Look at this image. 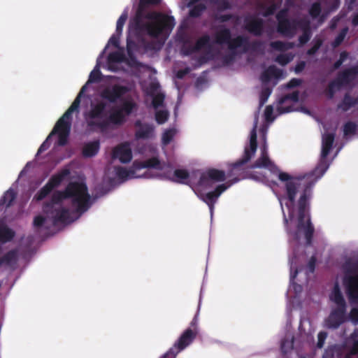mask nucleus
Returning a JSON list of instances; mask_svg holds the SVG:
<instances>
[{"label": "nucleus", "mask_w": 358, "mask_h": 358, "mask_svg": "<svg viewBox=\"0 0 358 358\" xmlns=\"http://www.w3.org/2000/svg\"><path fill=\"white\" fill-rule=\"evenodd\" d=\"M150 22H136V29L140 34H146L151 38H157L160 35L168 34L175 25V20L172 16L161 14L149 15Z\"/></svg>", "instance_id": "1"}, {"label": "nucleus", "mask_w": 358, "mask_h": 358, "mask_svg": "<svg viewBox=\"0 0 358 358\" xmlns=\"http://www.w3.org/2000/svg\"><path fill=\"white\" fill-rule=\"evenodd\" d=\"M71 199L78 210L85 211L89 207V194L85 185L82 182H72L64 192H57L53 196V202L57 203L63 199Z\"/></svg>", "instance_id": "2"}, {"label": "nucleus", "mask_w": 358, "mask_h": 358, "mask_svg": "<svg viewBox=\"0 0 358 358\" xmlns=\"http://www.w3.org/2000/svg\"><path fill=\"white\" fill-rule=\"evenodd\" d=\"M70 134L71 132L69 131L64 130V127L56 122L53 129L47 136L46 139L39 147L36 154L35 155V157H39L40 155L50 148L52 144V138L54 136L57 137V139L54 143L55 148L66 145L69 143Z\"/></svg>", "instance_id": "3"}, {"label": "nucleus", "mask_w": 358, "mask_h": 358, "mask_svg": "<svg viewBox=\"0 0 358 358\" xmlns=\"http://www.w3.org/2000/svg\"><path fill=\"white\" fill-rule=\"evenodd\" d=\"M214 42L216 44H227L230 51L236 50L248 43V37L244 36H238L232 38L231 30L227 27L217 31L214 35Z\"/></svg>", "instance_id": "4"}, {"label": "nucleus", "mask_w": 358, "mask_h": 358, "mask_svg": "<svg viewBox=\"0 0 358 358\" xmlns=\"http://www.w3.org/2000/svg\"><path fill=\"white\" fill-rule=\"evenodd\" d=\"M107 104L101 101L92 105L88 112L86 120L87 126L91 129H100L104 130L108 127L107 120L96 121V119H102L105 116V110Z\"/></svg>", "instance_id": "5"}, {"label": "nucleus", "mask_w": 358, "mask_h": 358, "mask_svg": "<svg viewBox=\"0 0 358 358\" xmlns=\"http://www.w3.org/2000/svg\"><path fill=\"white\" fill-rule=\"evenodd\" d=\"M277 32L282 36L292 38L296 34V24L299 21L288 17V8H282L275 15Z\"/></svg>", "instance_id": "6"}, {"label": "nucleus", "mask_w": 358, "mask_h": 358, "mask_svg": "<svg viewBox=\"0 0 358 358\" xmlns=\"http://www.w3.org/2000/svg\"><path fill=\"white\" fill-rule=\"evenodd\" d=\"M291 224L296 228L295 236L297 238L303 236L308 242L313 229L310 225V218L304 208H300L296 217L291 219Z\"/></svg>", "instance_id": "7"}, {"label": "nucleus", "mask_w": 358, "mask_h": 358, "mask_svg": "<svg viewBox=\"0 0 358 358\" xmlns=\"http://www.w3.org/2000/svg\"><path fill=\"white\" fill-rule=\"evenodd\" d=\"M331 300L337 306V310L334 311L328 320V325L331 327H337L343 320V313L345 311V301L341 293V291L336 285L334 291L330 296Z\"/></svg>", "instance_id": "8"}, {"label": "nucleus", "mask_w": 358, "mask_h": 358, "mask_svg": "<svg viewBox=\"0 0 358 358\" xmlns=\"http://www.w3.org/2000/svg\"><path fill=\"white\" fill-rule=\"evenodd\" d=\"M158 160L157 158H152L150 159L146 164L135 162L134 163V169L127 171L124 168H119L116 170V174L119 179L125 180L131 178L133 177H136L135 171L138 169L145 168V167H158Z\"/></svg>", "instance_id": "9"}, {"label": "nucleus", "mask_w": 358, "mask_h": 358, "mask_svg": "<svg viewBox=\"0 0 358 358\" xmlns=\"http://www.w3.org/2000/svg\"><path fill=\"white\" fill-rule=\"evenodd\" d=\"M128 92L127 87L120 85H114L110 87H106L101 93L100 96L110 103H115Z\"/></svg>", "instance_id": "10"}, {"label": "nucleus", "mask_w": 358, "mask_h": 358, "mask_svg": "<svg viewBox=\"0 0 358 358\" xmlns=\"http://www.w3.org/2000/svg\"><path fill=\"white\" fill-rule=\"evenodd\" d=\"M244 29L255 36H260L264 32V20L255 15H247L244 18Z\"/></svg>", "instance_id": "11"}, {"label": "nucleus", "mask_w": 358, "mask_h": 358, "mask_svg": "<svg viewBox=\"0 0 358 358\" xmlns=\"http://www.w3.org/2000/svg\"><path fill=\"white\" fill-rule=\"evenodd\" d=\"M80 94H78L70 107L62 115L57 122L64 127V130L69 131L71 129L72 113L78 111L80 104Z\"/></svg>", "instance_id": "12"}, {"label": "nucleus", "mask_w": 358, "mask_h": 358, "mask_svg": "<svg viewBox=\"0 0 358 358\" xmlns=\"http://www.w3.org/2000/svg\"><path fill=\"white\" fill-rule=\"evenodd\" d=\"M80 94H78L70 107L62 115L57 122L64 127V130L69 131L71 129L72 113L78 111L80 104Z\"/></svg>", "instance_id": "13"}, {"label": "nucleus", "mask_w": 358, "mask_h": 358, "mask_svg": "<svg viewBox=\"0 0 358 358\" xmlns=\"http://www.w3.org/2000/svg\"><path fill=\"white\" fill-rule=\"evenodd\" d=\"M358 75V65L345 69L338 72L336 80L341 87L347 86L351 84Z\"/></svg>", "instance_id": "14"}, {"label": "nucleus", "mask_w": 358, "mask_h": 358, "mask_svg": "<svg viewBox=\"0 0 358 358\" xmlns=\"http://www.w3.org/2000/svg\"><path fill=\"white\" fill-rule=\"evenodd\" d=\"M350 300L358 302V278L356 275L347 274L343 280Z\"/></svg>", "instance_id": "15"}, {"label": "nucleus", "mask_w": 358, "mask_h": 358, "mask_svg": "<svg viewBox=\"0 0 358 358\" xmlns=\"http://www.w3.org/2000/svg\"><path fill=\"white\" fill-rule=\"evenodd\" d=\"M68 174L69 172L67 171H64L52 177L50 181L36 196V199L38 201L43 199L52 188L58 186L63 180L64 178Z\"/></svg>", "instance_id": "16"}, {"label": "nucleus", "mask_w": 358, "mask_h": 358, "mask_svg": "<svg viewBox=\"0 0 358 358\" xmlns=\"http://www.w3.org/2000/svg\"><path fill=\"white\" fill-rule=\"evenodd\" d=\"M299 27L302 30V34L299 37V45L302 46L307 43L312 36L310 22L308 20L301 19L296 24V31Z\"/></svg>", "instance_id": "17"}, {"label": "nucleus", "mask_w": 358, "mask_h": 358, "mask_svg": "<svg viewBox=\"0 0 358 358\" xmlns=\"http://www.w3.org/2000/svg\"><path fill=\"white\" fill-rule=\"evenodd\" d=\"M135 126L138 127V129L135 133V137L137 139H146L151 136L154 128L151 124H143L140 120L135 122Z\"/></svg>", "instance_id": "18"}, {"label": "nucleus", "mask_w": 358, "mask_h": 358, "mask_svg": "<svg viewBox=\"0 0 358 358\" xmlns=\"http://www.w3.org/2000/svg\"><path fill=\"white\" fill-rule=\"evenodd\" d=\"M159 87V85L157 83H151L150 85V95L152 97V105L155 108L162 106L165 99V95L163 93L155 94Z\"/></svg>", "instance_id": "19"}, {"label": "nucleus", "mask_w": 358, "mask_h": 358, "mask_svg": "<svg viewBox=\"0 0 358 358\" xmlns=\"http://www.w3.org/2000/svg\"><path fill=\"white\" fill-rule=\"evenodd\" d=\"M257 148L256 126L250 131V142L245 146L243 157H253Z\"/></svg>", "instance_id": "20"}, {"label": "nucleus", "mask_w": 358, "mask_h": 358, "mask_svg": "<svg viewBox=\"0 0 358 358\" xmlns=\"http://www.w3.org/2000/svg\"><path fill=\"white\" fill-rule=\"evenodd\" d=\"M357 103L358 99L352 97L350 93L347 92L345 94L342 101L337 105V109L346 112Z\"/></svg>", "instance_id": "21"}, {"label": "nucleus", "mask_w": 358, "mask_h": 358, "mask_svg": "<svg viewBox=\"0 0 358 358\" xmlns=\"http://www.w3.org/2000/svg\"><path fill=\"white\" fill-rule=\"evenodd\" d=\"M110 157H132V152L128 143H121L113 150Z\"/></svg>", "instance_id": "22"}, {"label": "nucleus", "mask_w": 358, "mask_h": 358, "mask_svg": "<svg viewBox=\"0 0 358 358\" xmlns=\"http://www.w3.org/2000/svg\"><path fill=\"white\" fill-rule=\"evenodd\" d=\"M45 212L47 213L46 217L39 215L35 217L34 220V224L35 227H41L48 221H50L52 223H55L57 220L62 217V215L59 216L57 215V213L55 214L53 211L49 213L48 210H45Z\"/></svg>", "instance_id": "23"}, {"label": "nucleus", "mask_w": 358, "mask_h": 358, "mask_svg": "<svg viewBox=\"0 0 358 358\" xmlns=\"http://www.w3.org/2000/svg\"><path fill=\"white\" fill-rule=\"evenodd\" d=\"M100 144L99 141H94L86 143L83 149V157H94L99 150Z\"/></svg>", "instance_id": "24"}, {"label": "nucleus", "mask_w": 358, "mask_h": 358, "mask_svg": "<svg viewBox=\"0 0 358 358\" xmlns=\"http://www.w3.org/2000/svg\"><path fill=\"white\" fill-rule=\"evenodd\" d=\"M334 141V135L333 134H327L323 137L320 157H327L332 148Z\"/></svg>", "instance_id": "25"}, {"label": "nucleus", "mask_w": 358, "mask_h": 358, "mask_svg": "<svg viewBox=\"0 0 358 358\" xmlns=\"http://www.w3.org/2000/svg\"><path fill=\"white\" fill-rule=\"evenodd\" d=\"M107 121L114 124L121 125L126 121V117L121 110L117 108L110 114Z\"/></svg>", "instance_id": "26"}, {"label": "nucleus", "mask_w": 358, "mask_h": 358, "mask_svg": "<svg viewBox=\"0 0 358 358\" xmlns=\"http://www.w3.org/2000/svg\"><path fill=\"white\" fill-rule=\"evenodd\" d=\"M270 46L275 50L285 52L292 49L294 46L292 42H284L281 41H275L270 43Z\"/></svg>", "instance_id": "27"}, {"label": "nucleus", "mask_w": 358, "mask_h": 358, "mask_svg": "<svg viewBox=\"0 0 358 358\" xmlns=\"http://www.w3.org/2000/svg\"><path fill=\"white\" fill-rule=\"evenodd\" d=\"M19 260V256L16 251L12 250L4 255L2 259L0 260V265L6 264L10 266H14Z\"/></svg>", "instance_id": "28"}, {"label": "nucleus", "mask_w": 358, "mask_h": 358, "mask_svg": "<svg viewBox=\"0 0 358 358\" xmlns=\"http://www.w3.org/2000/svg\"><path fill=\"white\" fill-rule=\"evenodd\" d=\"M341 87L339 83L334 79L329 83L327 88L324 90V94L328 99H332L336 91L341 90Z\"/></svg>", "instance_id": "29"}, {"label": "nucleus", "mask_w": 358, "mask_h": 358, "mask_svg": "<svg viewBox=\"0 0 358 358\" xmlns=\"http://www.w3.org/2000/svg\"><path fill=\"white\" fill-rule=\"evenodd\" d=\"M137 107L136 103L131 100L124 101L119 109L121 110L124 117L129 116L131 114L133 110Z\"/></svg>", "instance_id": "30"}, {"label": "nucleus", "mask_w": 358, "mask_h": 358, "mask_svg": "<svg viewBox=\"0 0 358 358\" xmlns=\"http://www.w3.org/2000/svg\"><path fill=\"white\" fill-rule=\"evenodd\" d=\"M263 42L261 41H253L252 42H249V39L248 38V43L244 45H242L241 48H243V52H246L249 50L252 51H260L262 50Z\"/></svg>", "instance_id": "31"}, {"label": "nucleus", "mask_w": 358, "mask_h": 358, "mask_svg": "<svg viewBox=\"0 0 358 358\" xmlns=\"http://www.w3.org/2000/svg\"><path fill=\"white\" fill-rule=\"evenodd\" d=\"M294 57V55L291 52L280 54L275 57V61L280 65L284 66L292 62Z\"/></svg>", "instance_id": "32"}, {"label": "nucleus", "mask_w": 358, "mask_h": 358, "mask_svg": "<svg viewBox=\"0 0 358 358\" xmlns=\"http://www.w3.org/2000/svg\"><path fill=\"white\" fill-rule=\"evenodd\" d=\"M194 338L193 332L191 330H187L180 338L178 345L180 349L186 347Z\"/></svg>", "instance_id": "33"}, {"label": "nucleus", "mask_w": 358, "mask_h": 358, "mask_svg": "<svg viewBox=\"0 0 358 358\" xmlns=\"http://www.w3.org/2000/svg\"><path fill=\"white\" fill-rule=\"evenodd\" d=\"M210 38L209 35H208V34H205V35L202 36L201 37H200L196 41V42L194 45L197 52L199 51L200 50H201L202 48H204L206 47H210Z\"/></svg>", "instance_id": "34"}, {"label": "nucleus", "mask_w": 358, "mask_h": 358, "mask_svg": "<svg viewBox=\"0 0 358 358\" xmlns=\"http://www.w3.org/2000/svg\"><path fill=\"white\" fill-rule=\"evenodd\" d=\"M322 12V6L320 1L314 2L310 7L308 13L313 19H316L320 16Z\"/></svg>", "instance_id": "35"}, {"label": "nucleus", "mask_w": 358, "mask_h": 358, "mask_svg": "<svg viewBox=\"0 0 358 358\" xmlns=\"http://www.w3.org/2000/svg\"><path fill=\"white\" fill-rule=\"evenodd\" d=\"M348 27H345L343 28L338 36L336 37L334 41L331 43V46L334 48H338L344 41L348 32Z\"/></svg>", "instance_id": "36"}, {"label": "nucleus", "mask_w": 358, "mask_h": 358, "mask_svg": "<svg viewBox=\"0 0 358 358\" xmlns=\"http://www.w3.org/2000/svg\"><path fill=\"white\" fill-rule=\"evenodd\" d=\"M357 125L356 123L349 121L343 126V134L345 136L353 135L356 133Z\"/></svg>", "instance_id": "37"}, {"label": "nucleus", "mask_w": 358, "mask_h": 358, "mask_svg": "<svg viewBox=\"0 0 358 358\" xmlns=\"http://www.w3.org/2000/svg\"><path fill=\"white\" fill-rule=\"evenodd\" d=\"M196 52L195 45H192L188 40L185 41L182 45L181 52L185 56H189Z\"/></svg>", "instance_id": "38"}, {"label": "nucleus", "mask_w": 358, "mask_h": 358, "mask_svg": "<svg viewBox=\"0 0 358 358\" xmlns=\"http://www.w3.org/2000/svg\"><path fill=\"white\" fill-rule=\"evenodd\" d=\"M299 93L298 91H294L292 93L287 94L282 96L279 100V104H283L288 100H291L294 102H297L299 101Z\"/></svg>", "instance_id": "39"}, {"label": "nucleus", "mask_w": 358, "mask_h": 358, "mask_svg": "<svg viewBox=\"0 0 358 358\" xmlns=\"http://www.w3.org/2000/svg\"><path fill=\"white\" fill-rule=\"evenodd\" d=\"M176 133V131L174 129H169L166 130L162 135V140L163 144H164V145L169 144L171 142V141L173 140Z\"/></svg>", "instance_id": "40"}, {"label": "nucleus", "mask_w": 358, "mask_h": 358, "mask_svg": "<svg viewBox=\"0 0 358 358\" xmlns=\"http://www.w3.org/2000/svg\"><path fill=\"white\" fill-rule=\"evenodd\" d=\"M128 15L127 12H124L120 16L117 21L115 32L122 34L123 27L127 20Z\"/></svg>", "instance_id": "41"}, {"label": "nucleus", "mask_w": 358, "mask_h": 358, "mask_svg": "<svg viewBox=\"0 0 358 358\" xmlns=\"http://www.w3.org/2000/svg\"><path fill=\"white\" fill-rule=\"evenodd\" d=\"M323 43V40L320 38H315L313 40V45L307 50V52L306 54L308 55H314L317 51L320 48V47L322 46Z\"/></svg>", "instance_id": "42"}, {"label": "nucleus", "mask_w": 358, "mask_h": 358, "mask_svg": "<svg viewBox=\"0 0 358 358\" xmlns=\"http://www.w3.org/2000/svg\"><path fill=\"white\" fill-rule=\"evenodd\" d=\"M272 92V90L269 87H264L262 89L259 96V106H263L267 101L269 96Z\"/></svg>", "instance_id": "43"}, {"label": "nucleus", "mask_w": 358, "mask_h": 358, "mask_svg": "<svg viewBox=\"0 0 358 358\" xmlns=\"http://www.w3.org/2000/svg\"><path fill=\"white\" fill-rule=\"evenodd\" d=\"M101 80V72L98 68H94L90 74L87 83H97Z\"/></svg>", "instance_id": "44"}, {"label": "nucleus", "mask_w": 358, "mask_h": 358, "mask_svg": "<svg viewBox=\"0 0 358 358\" xmlns=\"http://www.w3.org/2000/svg\"><path fill=\"white\" fill-rule=\"evenodd\" d=\"M13 236V233L6 227H0V241L6 242Z\"/></svg>", "instance_id": "45"}, {"label": "nucleus", "mask_w": 358, "mask_h": 358, "mask_svg": "<svg viewBox=\"0 0 358 358\" xmlns=\"http://www.w3.org/2000/svg\"><path fill=\"white\" fill-rule=\"evenodd\" d=\"M208 176L210 178L217 180L222 181L225 178L224 173L221 171L213 169L208 171Z\"/></svg>", "instance_id": "46"}, {"label": "nucleus", "mask_w": 358, "mask_h": 358, "mask_svg": "<svg viewBox=\"0 0 358 358\" xmlns=\"http://www.w3.org/2000/svg\"><path fill=\"white\" fill-rule=\"evenodd\" d=\"M169 118V113L166 110H159L155 113V120L159 124H164Z\"/></svg>", "instance_id": "47"}, {"label": "nucleus", "mask_w": 358, "mask_h": 358, "mask_svg": "<svg viewBox=\"0 0 358 358\" xmlns=\"http://www.w3.org/2000/svg\"><path fill=\"white\" fill-rule=\"evenodd\" d=\"M215 4L220 11H224L231 8V3L227 0H215Z\"/></svg>", "instance_id": "48"}, {"label": "nucleus", "mask_w": 358, "mask_h": 358, "mask_svg": "<svg viewBox=\"0 0 358 358\" xmlns=\"http://www.w3.org/2000/svg\"><path fill=\"white\" fill-rule=\"evenodd\" d=\"M226 187L223 185H220L214 192H211L207 194V196L210 199L217 198L220 194L226 189Z\"/></svg>", "instance_id": "49"}, {"label": "nucleus", "mask_w": 358, "mask_h": 358, "mask_svg": "<svg viewBox=\"0 0 358 358\" xmlns=\"http://www.w3.org/2000/svg\"><path fill=\"white\" fill-rule=\"evenodd\" d=\"M278 8V3H272L269 6L266 7L263 13L264 17H268L273 15L275 10Z\"/></svg>", "instance_id": "50"}, {"label": "nucleus", "mask_w": 358, "mask_h": 358, "mask_svg": "<svg viewBox=\"0 0 358 358\" xmlns=\"http://www.w3.org/2000/svg\"><path fill=\"white\" fill-rule=\"evenodd\" d=\"M15 199V193L13 191H8L6 192L4 196H3V203L6 205V206H9L12 201Z\"/></svg>", "instance_id": "51"}, {"label": "nucleus", "mask_w": 358, "mask_h": 358, "mask_svg": "<svg viewBox=\"0 0 358 358\" xmlns=\"http://www.w3.org/2000/svg\"><path fill=\"white\" fill-rule=\"evenodd\" d=\"M236 56V50L230 51V52L228 55H226L225 56L223 57V63L226 65L231 64L235 60Z\"/></svg>", "instance_id": "52"}, {"label": "nucleus", "mask_w": 358, "mask_h": 358, "mask_svg": "<svg viewBox=\"0 0 358 358\" xmlns=\"http://www.w3.org/2000/svg\"><path fill=\"white\" fill-rule=\"evenodd\" d=\"M296 186L292 182H289L287 184V190L289 199L292 201L294 199L296 194Z\"/></svg>", "instance_id": "53"}, {"label": "nucleus", "mask_w": 358, "mask_h": 358, "mask_svg": "<svg viewBox=\"0 0 358 358\" xmlns=\"http://www.w3.org/2000/svg\"><path fill=\"white\" fill-rule=\"evenodd\" d=\"M267 70L272 78L273 77L278 78L280 77V76L282 75V71L275 67V66H268Z\"/></svg>", "instance_id": "54"}, {"label": "nucleus", "mask_w": 358, "mask_h": 358, "mask_svg": "<svg viewBox=\"0 0 358 358\" xmlns=\"http://www.w3.org/2000/svg\"><path fill=\"white\" fill-rule=\"evenodd\" d=\"M121 34H113L108 41V44L114 46L115 48H118L120 44V38Z\"/></svg>", "instance_id": "55"}, {"label": "nucleus", "mask_w": 358, "mask_h": 358, "mask_svg": "<svg viewBox=\"0 0 358 358\" xmlns=\"http://www.w3.org/2000/svg\"><path fill=\"white\" fill-rule=\"evenodd\" d=\"M123 56L121 53L118 52H114L108 55V59L110 62H120L122 61Z\"/></svg>", "instance_id": "56"}, {"label": "nucleus", "mask_w": 358, "mask_h": 358, "mask_svg": "<svg viewBox=\"0 0 358 358\" xmlns=\"http://www.w3.org/2000/svg\"><path fill=\"white\" fill-rule=\"evenodd\" d=\"M273 108L272 106H267L265 108L264 116L267 122L273 121L274 117H273Z\"/></svg>", "instance_id": "57"}, {"label": "nucleus", "mask_w": 358, "mask_h": 358, "mask_svg": "<svg viewBox=\"0 0 358 358\" xmlns=\"http://www.w3.org/2000/svg\"><path fill=\"white\" fill-rule=\"evenodd\" d=\"M293 348V339L292 338H290L289 341H283L282 344V351L286 353L288 351H289Z\"/></svg>", "instance_id": "58"}, {"label": "nucleus", "mask_w": 358, "mask_h": 358, "mask_svg": "<svg viewBox=\"0 0 358 358\" xmlns=\"http://www.w3.org/2000/svg\"><path fill=\"white\" fill-rule=\"evenodd\" d=\"M302 83V80L299 78H292L287 84V87L289 89L296 87Z\"/></svg>", "instance_id": "59"}, {"label": "nucleus", "mask_w": 358, "mask_h": 358, "mask_svg": "<svg viewBox=\"0 0 358 358\" xmlns=\"http://www.w3.org/2000/svg\"><path fill=\"white\" fill-rule=\"evenodd\" d=\"M263 144L261 146V155L260 157H268V153L267 150V145L266 143V135L264 134L262 136Z\"/></svg>", "instance_id": "60"}, {"label": "nucleus", "mask_w": 358, "mask_h": 358, "mask_svg": "<svg viewBox=\"0 0 358 358\" xmlns=\"http://www.w3.org/2000/svg\"><path fill=\"white\" fill-rule=\"evenodd\" d=\"M306 62L304 61H300L295 66V67H294V72L296 74H299V73H301L304 70V69L306 67Z\"/></svg>", "instance_id": "61"}, {"label": "nucleus", "mask_w": 358, "mask_h": 358, "mask_svg": "<svg viewBox=\"0 0 358 358\" xmlns=\"http://www.w3.org/2000/svg\"><path fill=\"white\" fill-rule=\"evenodd\" d=\"M271 76L269 74V72H268V70L266 69L261 74V80L263 83H268L271 79Z\"/></svg>", "instance_id": "62"}, {"label": "nucleus", "mask_w": 358, "mask_h": 358, "mask_svg": "<svg viewBox=\"0 0 358 358\" xmlns=\"http://www.w3.org/2000/svg\"><path fill=\"white\" fill-rule=\"evenodd\" d=\"M175 175L180 179H185L188 177V173L186 171L184 170H176L175 171Z\"/></svg>", "instance_id": "63"}, {"label": "nucleus", "mask_w": 358, "mask_h": 358, "mask_svg": "<svg viewBox=\"0 0 358 358\" xmlns=\"http://www.w3.org/2000/svg\"><path fill=\"white\" fill-rule=\"evenodd\" d=\"M350 318L354 322H358V309L352 308L350 313Z\"/></svg>", "instance_id": "64"}]
</instances>
